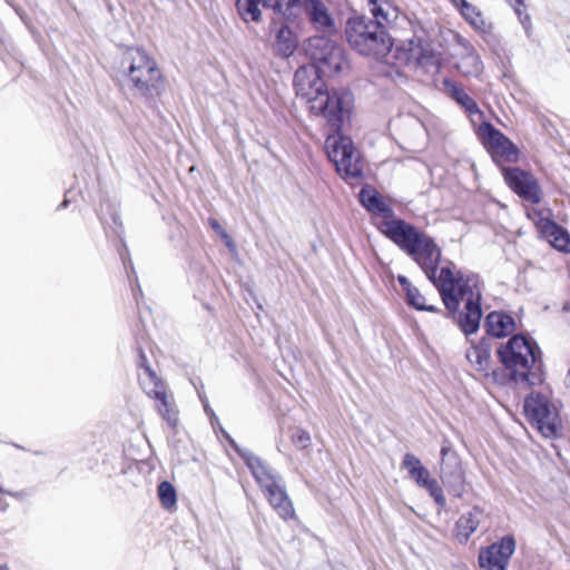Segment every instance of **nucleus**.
<instances>
[{
    "instance_id": "f257e3e1",
    "label": "nucleus",
    "mask_w": 570,
    "mask_h": 570,
    "mask_svg": "<svg viewBox=\"0 0 570 570\" xmlns=\"http://www.w3.org/2000/svg\"><path fill=\"white\" fill-rule=\"evenodd\" d=\"M294 88L296 96L307 104L309 114L325 120L331 131L325 139V149L337 173L350 184L358 183L363 177L361 158L352 140L341 135L352 111V95L344 90H327L321 77L309 73L305 67L295 71Z\"/></svg>"
},
{
    "instance_id": "f03ea898",
    "label": "nucleus",
    "mask_w": 570,
    "mask_h": 570,
    "mask_svg": "<svg viewBox=\"0 0 570 570\" xmlns=\"http://www.w3.org/2000/svg\"><path fill=\"white\" fill-rule=\"evenodd\" d=\"M438 289L449 316L456 317L465 335L478 332L482 318V281L476 273L463 271L448 261L439 267L442 249L424 233L407 253Z\"/></svg>"
},
{
    "instance_id": "7ed1b4c3",
    "label": "nucleus",
    "mask_w": 570,
    "mask_h": 570,
    "mask_svg": "<svg viewBox=\"0 0 570 570\" xmlns=\"http://www.w3.org/2000/svg\"><path fill=\"white\" fill-rule=\"evenodd\" d=\"M498 356L509 372V380L522 387H531L542 382L538 363L541 351L535 341L523 334H514L498 350Z\"/></svg>"
},
{
    "instance_id": "20e7f679",
    "label": "nucleus",
    "mask_w": 570,
    "mask_h": 570,
    "mask_svg": "<svg viewBox=\"0 0 570 570\" xmlns=\"http://www.w3.org/2000/svg\"><path fill=\"white\" fill-rule=\"evenodd\" d=\"M121 67L131 88L140 96L151 99L165 92L166 77L155 57L145 49L128 48L124 53Z\"/></svg>"
},
{
    "instance_id": "39448f33",
    "label": "nucleus",
    "mask_w": 570,
    "mask_h": 570,
    "mask_svg": "<svg viewBox=\"0 0 570 570\" xmlns=\"http://www.w3.org/2000/svg\"><path fill=\"white\" fill-rule=\"evenodd\" d=\"M344 33L351 48L366 56L381 53L391 45L383 22L375 18L350 17Z\"/></svg>"
},
{
    "instance_id": "423d86ee",
    "label": "nucleus",
    "mask_w": 570,
    "mask_h": 570,
    "mask_svg": "<svg viewBox=\"0 0 570 570\" xmlns=\"http://www.w3.org/2000/svg\"><path fill=\"white\" fill-rule=\"evenodd\" d=\"M138 366L144 371L139 375V384L145 394L156 401V411L171 426L178 425V411L173 397L168 394L164 381L150 367L147 356L139 353Z\"/></svg>"
},
{
    "instance_id": "0eeeda50",
    "label": "nucleus",
    "mask_w": 570,
    "mask_h": 570,
    "mask_svg": "<svg viewBox=\"0 0 570 570\" xmlns=\"http://www.w3.org/2000/svg\"><path fill=\"white\" fill-rule=\"evenodd\" d=\"M306 52L317 69V76L333 77L348 66L343 47L326 37L309 38Z\"/></svg>"
},
{
    "instance_id": "6e6552de",
    "label": "nucleus",
    "mask_w": 570,
    "mask_h": 570,
    "mask_svg": "<svg viewBox=\"0 0 570 570\" xmlns=\"http://www.w3.org/2000/svg\"><path fill=\"white\" fill-rule=\"evenodd\" d=\"M476 135L494 163L515 164L520 160L521 153L518 146L491 122H481Z\"/></svg>"
},
{
    "instance_id": "1a4fd4ad",
    "label": "nucleus",
    "mask_w": 570,
    "mask_h": 570,
    "mask_svg": "<svg viewBox=\"0 0 570 570\" xmlns=\"http://www.w3.org/2000/svg\"><path fill=\"white\" fill-rule=\"evenodd\" d=\"M524 411L529 421L542 435H556L558 415L554 407L544 395L539 393L529 395L524 401Z\"/></svg>"
},
{
    "instance_id": "9d476101",
    "label": "nucleus",
    "mask_w": 570,
    "mask_h": 570,
    "mask_svg": "<svg viewBox=\"0 0 570 570\" xmlns=\"http://www.w3.org/2000/svg\"><path fill=\"white\" fill-rule=\"evenodd\" d=\"M508 187L520 198L535 205L542 200L543 193L535 176L520 167H501Z\"/></svg>"
},
{
    "instance_id": "9b49d317",
    "label": "nucleus",
    "mask_w": 570,
    "mask_h": 570,
    "mask_svg": "<svg viewBox=\"0 0 570 570\" xmlns=\"http://www.w3.org/2000/svg\"><path fill=\"white\" fill-rule=\"evenodd\" d=\"M377 229L406 254L416 245L424 232L397 218L395 214L387 220L375 222Z\"/></svg>"
},
{
    "instance_id": "f8f14e48",
    "label": "nucleus",
    "mask_w": 570,
    "mask_h": 570,
    "mask_svg": "<svg viewBox=\"0 0 570 570\" xmlns=\"http://www.w3.org/2000/svg\"><path fill=\"white\" fill-rule=\"evenodd\" d=\"M528 216L533 222L541 238L549 242L558 252L570 253V233L564 227L546 216L542 209H533Z\"/></svg>"
},
{
    "instance_id": "ddd939ff",
    "label": "nucleus",
    "mask_w": 570,
    "mask_h": 570,
    "mask_svg": "<svg viewBox=\"0 0 570 570\" xmlns=\"http://www.w3.org/2000/svg\"><path fill=\"white\" fill-rule=\"evenodd\" d=\"M514 551V537L512 534L504 535L499 541L480 550L479 566L482 570H507Z\"/></svg>"
},
{
    "instance_id": "4468645a",
    "label": "nucleus",
    "mask_w": 570,
    "mask_h": 570,
    "mask_svg": "<svg viewBox=\"0 0 570 570\" xmlns=\"http://www.w3.org/2000/svg\"><path fill=\"white\" fill-rule=\"evenodd\" d=\"M402 468L405 469L415 483L425 489L439 507H444L446 499L438 481L431 478L429 470L412 453H406L402 460Z\"/></svg>"
},
{
    "instance_id": "2eb2a0df",
    "label": "nucleus",
    "mask_w": 570,
    "mask_h": 570,
    "mask_svg": "<svg viewBox=\"0 0 570 570\" xmlns=\"http://www.w3.org/2000/svg\"><path fill=\"white\" fill-rule=\"evenodd\" d=\"M465 357L471 367L479 373L481 377H492L499 382V372L494 368L491 357V345L487 338H481L478 343H472L466 350Z\"/></svg>"
},
{
    "instance_id": "dca6fc26",
    "label": "nucleus",
    "mask_w": 570,
    "mask_h": 570,
    "mask_svg": "<svg viewBox=\"0 0 570 570\" xmlns=\"http://www.w3.org/2000/svg\"><path fill=\"white\" fill-rule=\"evenodd\" d=\"M403 50L406 55V62L416 66L429 68L440 67V55L432 48L431 43L421 37H412L403 45Z\"/></svg>"
},
{
    "instance_id": "f3484780",
    "label": "nucleus",
    "mask_w": 570,
    "mask_h": 570,
    "mask_svg": "<svg viewBox=\"0 0 570 570\" xmlns=\"http://www.w3.org/2000/svg\"><path fill=\"white\" fill-rule=\"evenodd\" d=\"M440 478L448 487L462 485L464 483V470L461 459L448 441L441 448Z\"/></svg>"
},
{
    "instance_id": "a211bd4d",
    "label": "nucleus",
    "mask_w": 570,
    "mask_h": 570,
    "mask_svg": "<svg viewBox=\"0 0 570 570\" xmlns=\"http://www.w3.org/2000/svg\"><path fill=\"white\" fill-rule=\"evenodd\" d=\"M302 6L309 22L317 31L327 35L336 32L334 19L322 0H303Z\"/></svg>"
},
{
    "instance_id": "6ab92c4d",
    "label": "nucleus",
    "mask_w": 570,
    "mask_h": 570,
    "mask_svg": "<svg viewBox=\"0 0 570 570\" xmlns=\"http://www.w3.org/2000/svg\"><path fill=\"white\" fill-rule=\"evenodd\" d=\"M262 492L281 519L284 521L296 519L293 502L281 481L263 490Z\"/></svg>"
},
{
    "instance_id": "aec40b11",
    "label": "nucleus",
    "mask_w": 570,
    "mask_h": 570,
    "mask_svg": "<svg viewBox=\"0 0 570 570\" xmlns=\"http://www.w3.org/2000/svg\"><path fill=\"white\" fill-rule=\"evenodd\" d=\"M360 202L374 215L376 222L387 220L394 215L390 204L374 187L364 186L360 191Z\"/></svg>"
},
{
    "instance_id": "412c9836",
    "label": "nucleus",
    "mask_w": 570,
    "mask_h": 570,
    "mask_svg": "<svg viewBox=\"0 0 570 570\" xmlns=\"http://www.w3.org/2000/svg\"><path fill=\"white\" fill-rule=\"evenodd\" d=\"M243 459L262 491L281 481V479L273 473L271 468L257 455L248 453L244 455Z\"/></svg>"
},
{
    "instance_id": "4be33fe9",
    "label": "nucleus",
    "mask_w": 570,
    "mask_h": 570,
    "mask_svg": "<svg viewBox=\"0 0 570 570\" xmlns=\"http://www.w3.org/2000/svg\"><path fill=\"white\" fill-rule=\"evenodd\" d=\"M485 331L493 337H505L515 330V321L508 313L493 311L485 317Z\"/></svg>"
},
{
    "instance_id": "5701e85b",
    "label": "nucleus",
    "mask_w": 570,
    "mask_h": 570,
    "mask_svg": "<svg viewBox=\"0 0 570 570\" xmlns=\"http://www.w3.org/2000/svg\"><path fill=\"white\" fill-rule=\"evenodd\" d=\"M481 515L482 510L479 507H473L472 510L459 518L454 529V538L459 543L464 544L469 541L480 525Z\"/></svg>"
},
{
    "instance_id": "b1692460",
    "label": "nucleus",
    "mask_w": 570,
    "mask_h": 570,
    "mask_svg": "<svg viewBox=\"0 0 570 570\" xmlns=\"http://www.w3.org/2000/svg\"><path fill=\"white\" fill-rule=\"evenodd\" d=\"M297 37L286 23H282L276 31L274 50L284 58L291 57L297 48Z\"/></svg>"
},
{
    "instance_id": "393cba45",
    "label": "nucleus",
    "mask_w": 570,
    "mask_h": 570,
    "mask_svg": "<svg viewBox=\"0 0 570 570\" xmlns=\"http://www.w3.org/2000/svg\"><path fill=\"white\" fill-rule=\"evenodd\" d=\"M399 282L402 289L405 292L407 305L414 307L417 311H425L430 313H441V309L432 304L425 302V297L421 294L420 289L413 286L406 277L400 276Z\"/></svg>"
},
{
    "instance_id": "a878e982",
    "label": "nucleus",
    "mask_w": 570,
    "mask_h": 570,
    "mask_svg": "<svg viewBox=\"0 0 570 570\" xmlns=\"http://www.w3.org/2000/svg\"><path fill=\"white\" fill-rule=\"evenodd\" d=\"M443 86L449 96L462 106L466 112L470 115L480 112L476 101L464 91L459 82L446 78L443 80Z\"/></svg>"
},
{
    "instance_id": "bb28decb",
    "label": "nucleus",
    "mask_w": 570,
    "mask_h": 570,
    "mask_svg": "<svg viewBox=\"0 0 570 570\" xmlns=\"http://www.w3.org/2000/svg\"><path fill=\"white\" fill-rule=\"evenodd\" d=\"M373 18L383 23H391L399 18L400 8L396 0H367Z\"/></svg>"
},
{
    "instance_id": "cd10ccee",
    "label": "nucleus",
    "mask_w": 570,
    "mask_h": 570,
    "mask_svg": "<svg viewBox=\"0 0 570 570\" xmlns=\"http://www.w3.org/2000/svg\"><path fill=\"white\" fill-rule=\"evenodd\" d=\"M452 4L459 10L460 14L471 27L476 30L485 29L483 13L476 6L468 2L466 0H456L455 3Z\"/></svg>"
},
{
    "instance_id": "c85d7f7f",
    "label": "nucleus",
    "mask_w": 570,
    "mask_h": 570,
    "mask_svg": "<svg viewBox=\"0 0 570 570\" xmlns=\"http://www.w3.org/2000/svg\"><path fill=\"white\" fill-rule=\"evenodd\" d=\"M261 3L262 0H236L235 7L244 22H259L262 19Z\"/></svg>"
},
{
    "instance_id": "c756f323",
    "label": "nucleus",
    "mask_w": 570,
    "mask_h": 570,
    "mask_svg": "<svg viewBox=\"0 0 570 570\" xmlns=\"http://www.w3.org/2000/svg\"><path fill=\"white\" fill-rule=\"evenodd\" d=\"M157 494L160 504L166 510L176 508L177 492L175 487L169 481H161L157 487Z\"/></svg>"
},
{
    "instance_id": "7c9ffc66",
    "label": "nucleus",
    "mask_w": 570,
    "mask_h": 570,
    "mask_svg": "<svg viewBox=\"0 0 570 570\" xmlns=\"http://www.w3.org/2000/svg\"><path fill=\"white\" fill-rule=\"evenodd\" d=\"M289 440L298 450H306L312 444L309 432L302 428L292 429Z\"/></svg>"
},
{
    "instance_id": "2f4dec72",
    "label": "nucleus",
    "mask_w": 570,
    "mask_h": 570,
    "mask_svg": "<svg viewBox=\"0 0 570 570\" xmlns=\"http://www.w3.org/2000/svg\"><path fill=\"white\" fill-rule=\"evenodd\" d=\"M301 0H262V4L272 9L276 13H284L285 10H289L297 6Z\"/></svg>"
},
{
    "instance_id": "473e14b6",
    "label": "nucleus",
    "mask_w": 570,
    "mask_h": 570,
    "mask_svg": "<svg viewBox=\"0 0 570 570\" xmlns=\"http://www.w3.org/2000/svg\"><path fill=\"white\" fill-rule=\"evenodd\" d=\"M513 8L514 12L521 17L525 9V0H507Z\"/></svg>"
},
{
    "instance_id": "72a5a7b5",
    "label": "nucleus",
    "mask_w": 570,
    "mask_h": 570,
    "mask_svg": "<svg viewBox=\"0 0 570 570\" xmlns=\"http://www.w3.org/2000/svg\"><path fill=\"white\" fill-rule=\"evenodd\" d=\"M219 237L224 242L226 247H228L230 249L235 248L234 239L232 238V236L226 230L222 232Z\"/></svg>"
},
{
    "instance_id": "f704fd0d",
    "label": "nucleus",
    "mask_w": 570,
    "mask_h": 570,
    "mask_svg": "<svg viewBox=\"0 0 570 570\" xmlns=\"http://www.w3.org/2000/svg\"><path fill=\"white\" fill-rule=\"evenodd\" d=\"M209 225L219 236L222 232H225L219 222L215 218H209Z\"/></svg>"
},
{
    "instance_id": "c9c22d12",
    "label": "nucleus",
    "mask_w": 570,
    "mask_h": 570,
    "mask_svg": "<svg viewBox=\"0 0 570 570\" xmlns=\"http://www.w3.org/2000/svg\"><path fill=\"white\" fill-rule=\"evenodd\" d=\"M470 58L472 59L473 63L475 66H479L481 63L480 59H479V56L476 55H471Z\"/></svg>"
},
{
    "instance_id": "e433bc0d",
    "label": "nucleus",
    "mask_w": 570,
    "mask_h": 570,
    "mask_svg": "<svg viewBox=\"0 0 570 570\" xmlns=\"http://www.w3.org/2000/svg\"><path fill=\"white\" fill-rule=\"evenodd\" d=\"M6 509H7V505H4V504H3V505H0V512L6 511Z\"/></svg>"
},
{
    "instance_id": "4c0bfd02",
    "label": "nucleus",
    "mask_w": 570,
    "mask_h": 570,
    "mask_svg": "<svg viewBox=\"0 0 570 570\" xmlns=\"http://www.w3.org/2000/svg\"><path fill=\"white\" fill-rule=\"evenodd\" d=\"M0 570H8L7 566H0Z\"/></svg>"
},
{
    "instance_id": "58836bf2",
    "label": "nucleus",
    "mask_w": 570,
    "mask_h": 570,
    "mask_svg": "<svg viewBox=\"0 0 570 570\" xmlns=\"http://www.w3.org/2000/svg\"><path fill=\"white\" fill-rule=\"evenodd\" d=\"M3 492H4V490L0 487V493H3Z\"/></svg>"
},
{
    "instance_id": "ea45409f",
    "label": "nucleus",
    "mask_w": 570,
    "mask_h": 570,
    "mask_svg": "<svg viewBox=\"0 0 570 570\" xmlns=\"http://www.w3.org/2000/svg\"><path fill=\"white\" fill-rule=\"evenodd\" d=\"M451 3H455L456 0H449Z\"/></svg>"
}]
</instances>
